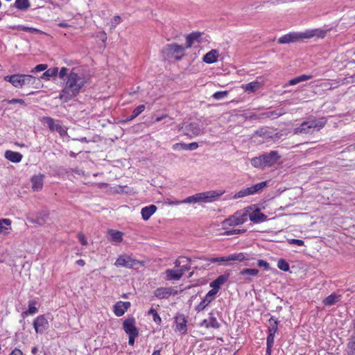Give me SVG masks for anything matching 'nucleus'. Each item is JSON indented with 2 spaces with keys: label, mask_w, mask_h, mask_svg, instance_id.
I'll return each mask as SVG.
<instances>
[{
  "label": "nucleus",
  "mask_w": 355,
  "mask_h": 355,
  "mask_svg": "<svg viewBox=\"0 0 355 355\" xmlns=\"http://www.w3.org/2000/svg\"><path fill=\"white\" fill-rule=\"evenodd\" d=\"M88 80V77L80 69L73 68L64 79V86L60 92L59 98L64 102H68L80 92Z\"/></svg>",
  "instance_id": "obj_1"
},
{
  "label": "nucleus",
  "mask_w": 355,
  "mask_h": 355,
  "mask_svg": "<svg viewBox=\"0 0 355 355\" xmlns=\"http://www.w3.org/2000/svg\"><path fill=\"white\" fill-rule=\"evenodd\" d=\"M326 32L324 31L312 30L306 31L304 33H290L286 34L278 39V43L279 44H288L295 42L303 39H308L313 37L315 35L324 37Z\"/></svg>",
  "instance_id": "obj_2"
},
{
  "label": "nucleus",
  "mask_w": 355,
  "mask_h": 355,
  "mask_svg": "<svg viewBox=\"0 0 355 355\" xmlns=\"http://www.w3.org/2000/svg\"><path fill=\"white\" fill-rule=\"evenodd\" d=\"M222 193H218L216 191H209L202 193H198L193 196H189L183 200L180 201H172L169 204L172 205H178L180 204H194L197 202H209L215 199V198L218 197Z\"/></svg>",
  "instance_id": "obj_3"
},
{
  "label": "nucleus",
  "mask_w": 355,
  "mask_h": 355,
  "mask_svg": "<svg viewBox=\"0 0 355 355\" xmlns=\"http://www.w3.org/2000/svg\"><path fill=\"white\" fill-rule=\"evenodd\" d=\"M326 123L327 119L325 118L304 121L299 127L294 129L293 132L295 135L312 133L313 128H317L319 130L322 128Z\"/></svg>",
  "instance_id": "obj_4"
},
{
  "label": "nucleus",
  "mask_w": 355,
  "mask_h": 355,
  "mask_svg": "<svg viewBox=\"0 0 355 355\" xmlns=\"http://www.w3.org/2000/svg\"><path fill=\"white\" fill-rule=\"evenodd\" d=\"M251 207H248L242 211H237L233 216L224 220L222 223V226L224 230H227L230 227L242 225L247 220L248 216V209Z\"/></svg>",
  "instance_id": "obj_5"
},
{
  "label": "nucleus",
  "mask_w": 355,
  "mask_h": 355,
  "mask_svg": "<svg viewBox=\"0 0 355 355\" xmlns=\"http://www.w3.org/2000/svg\"><path fill=\"white\" fill-rule=\"evenodd\" d=\"M162 54L164 58H174L176 60H180L184 55V48L177 44H170L164 46L162 49Z\"/></svg>",
  "instance_id": "obj_6"
},
{
  "label": "nucleus",
  "mask_w": 355,
  "mask_h": 355,
  "mask_svg": "<svg viewBox=\"0 0 355 355\" xmlns=\"http://www.w3.org/2000/svg\"><path fill=\"white\" fill-rule=\"evenodd\" d=\"M114 265L117 267H125L129 268H137L144 266V262L133 259L128 254H121L116 260Z\"/></svg>",
  "instance_id": "obj_7"
},
{
  "label": "nucleus",
  "mask_w": 355,
  "mask_h": 355,
  "mask_svg": "<svg viewBox=\"0 0 355 355\" xmlns=\"http://www.w3.org/2000/svg\"><path fill=\"white\" fill-rule=\"evenodd\" d=\"M211 263H218L219 264H223V263L230 261H249L250 256L245 253H238L230 254L227 257H215L207 259Z\"/></svg>",
  "instance_id": "obj_8"
},
{
  "label": "nucleus",
  "mask_w": 355,
  "mask_h": 355,
  "mask_svg": "<svg viewBox=\"0 0 355 355\" xmlns=\"http://www.w3.org/2000/svg\"><path fill=\"white\" fill-rule=\"evenodd\" d=\"M267 185V182H261L257 184H255L250 187H248L246 189H242L235 193L234 198H241L247 196L253 195L257 192L261 191Z\"/></svg>",
  "instance_id": "obj_9"
},
{
  "label": "nucleus",
  "mask_w": 355,
  "mask_h": 355,
  "mask_svg": "<svg viewBox=\"0 0 355 355\" xmlns=\"http://www.w3.org/2000/svg\"><path fill=\"white\" fill-rule=\"evenodd\" d=\"M180 130H182L186 135L193 137L200 135L202 129L196 123H183L180 125Z\"/></svg>",
  "instance_id": "obj_10"
},
{
  "label": "nucleus",
  "mask_w": 355,
  "mask_h": 355,
  "mask_svg": "<svg viewBox=\"0 0 355 355\" xmlns=\"http://www.w3.org/2000/svg\"><path fill=\"white\" fill-rule=\"evenodd\" d=\"M123 329L128 335H139V329L136 327V320L133 317L128 318L123 321Z\"/></svg>",
  "instance_id": "obj_11"
},
{
  "label": "nucleus",
  "mask_w": 355,
  "mask_h": 355,
  "mask_svg": "<svg viewBox=\"0 0 355 355\" xmlns=\"http://www.w3.org/2000/svg\"><path fill=\"white\" fill-rule=\"evenodd\" d=\"M49 326V322L43 315L37 317L33 322V327L37 333L44 332Z\"/></svg>",
  "instance_id": "obj_12"
},
{
  "label": "nucleus",
  "mask_w": 355,
  "mask_h": 355,
  "mask_svg": "<svg viewBox=\"0 0 355 355\" xmlns=\"http://www.w3.org/2000/svg\"><path fill=\"white\" fill-rule=\"evenodd\" d=\"M229 277V273L218 276L215 280L210 283V286L212 288L209 291L214 292V293L216 295L220 286L227 281Z\"/></svg>",
  "instance_id": "obj_13"
},
{
  "label": "nucleus",
  "mask_w": 355,
  "mask_h": 355,
  "mask_svg": "<svg viewBox=\"0 0 355 355\" xmlns=\"http://www.w3.org/2000/svg\"><path fill=\"white\" fill-rule=\"evenodd\" d=\"M177 293L171 287H161L154 291V295L159 299L168 298L171 295Z\"/></svg>",
  "instance_id": "obj_14"
},
{
  "label": "nucleus",
  "mask_w": 355,
  "mask_h": 355,
  "mask_svg": "<svg viewBox=\"0 0 355 355\" xmlns=\"http://www.w3.org/2000/svg\"><path fill=\"white\" fill-rule=\"evenodd\" d=\"M263 159L266 166H272L279 159L280 156L276 150L270 151L268 154H263Z\"/></svg>",
  "instance_id": "obj_15"
},
{
  "label": "nucleus",
  "mask_w": 355,
  "mask_h": 355,
  "mask_svg": "<svg viewBox=\"0 0 355 355\" xmlns=\"http://www.w3.org/2000/svg\"><path fill=\"white\" fill-rule=\"evenodd\" d=\"M214 292L209 291L202 300L196 306V311L200 312L203 311L216 298Z\"/></svg>",
  "instance_id": "obj_16"
},
{
  "label": "nucleus",
  "mask_w": 355,
  "mask_h": 355,
  "mask_svg": "<svg viewBox=\"0 0 355 355\" xmlns=\"http://www.w3.org/2000/svg\"><path fill=\"white\" fill-rule=\"evenodd\" d=\"M200 327H205L207 329H218L220 327V324L214 316V314L213 313H209V319L203 320L200 323Z\"/></svg>",
  "instance_id": "obj_17"
},
{
  "label": "nucleus",
  "mask_w": 355,
  "mask_h": 355,
  "mask_svg": "<svg viewBox=\"0 0 355 355\" xmlns=\"http://www.w3.org/2000/svg\"><path fill=\"white\" fill-rule=\"evenodd\" d=\"M175 330L181 333L182 334H186L187 331V320L184 315L179 314L175 318Z\"/></svg>",
  "instance_id": "obj_18"
},
{
  "label": "nucleus",
  "mask_w": 355,
  "mask_h": 355,
  "mask_svg": "<svg viewBox=\"0 0 355 355\" xmlns=\"http://www.w3.org/2000/svg\"><path fill=\"white\" fill-rule=\"evenodd\" d=\"M43 121L48 125L49 129L53 132L56 131L60 135H62L66 132L62 126L60 124H55L54 119L51 117H44Z\"/></svg>",
  "instance_id": "obj_19"
},
{
  "label": "nucleus",
  "mask_w": 355,
  "mask_h": 355,
  "mask_svg": "<svg viewBox=\"0 0 355 355\" xmlns=\"http://www.w3.org/2000/svg\"><path fill=\"white\" fill-rule=\"evenodd\" d=\"M130 302L119 301L116 302L114 306V313L118 317L122 316L130 308Z\"/></svg>",
  "instance_id": "obj_20"
},
{
  "label": "nucleus",
  "mask_w": 355,
  "mask_h": 355,
  "mask_svg": "<svg viewBox=\"0 0 355 355\" xmlns=\"http://www.w3.org/2000/svg\"><path fill=\"white\" fill-rule=\"evenodd\" d=\"M250 221L254 223H259L267 220V216L261 213L260 209L256 208L250 214H248Z\"/></svg>",
  "instance_id": "obj_21"
},
{
  "label": "nucleus",
  "mask_w": 355,
  "mask_h": 355,
  "mask_svg": "<svg viewBox=\"0 0 355 355\" xmlns=\"http://www.w3.org/2000/svg\"><path fill=\"white\" fill-rule=\"evenodd\" d=\"M4 80L10 83L15 87L17 88L22 87L24 86L22 74L18 73L11 76H6L4 77Z\"/></svg>",
  "instance_id": "obj_22"
},
{
  "label": "nucleus",
  "mask_w": 355,
  "mask_h": 355,
  "mask_svg": "<svg viewBox=\"0 0 355 355\" xmlns=\"http://www.w3.org/2000/svg\"><path fill=\"white\" fill-rule=\"evenodd\" d=\"M49 214L46 211H41L37 214L35 217H28V219L30 222L37 223L40 225H42L46 222Z\"/></svg>",
  "instance_id": "obj_23"
},
{
  "label": "nucleus",
  "mask_w": 355,
  "mask_h": 355,
  "mask_svg": "<svg viewBox=\"0 0 355 355\" xmlns=\"http://www.w3.org/2000/svg\"><path fill=\"white\" fill-rule=\"evenodd\" d=\"M44 175H35L31 178L32 189L38 191L43 187Z\"/></svg>",
  "instance_id": "obj_24"
},
{
  "label": "nucleus",
  "mask_w": 355,
  "mask_h": 355,
  "mask_svg": "<svg viewBox=\"0 0 355 355\" xmlns=\"http://www.w3.org/2000/svg\"><path fill=\"white\" fill-rule=\"evenodd\" d=\"M342 295L336 293H331L330 295L325 297L322 303L325 306H332L341 300Z\"/></svg>",
  "instance_id": "obj_25"
},
{
  "label": "nucleus",
  "mask_w": 355,
  "mask_h": 355,
  "mask_svg": "<svg viewBox=\"0 0 355 355\" xmlns=\"http://www.w3.org/2000/svg\"><path fill=\"white\" fill-rule=\"evenodd\" d=\"M218 55V51L212 49L204 55L203 61L207 64L214 63L217 61Z\"/></svg>",
  "instance_id": "obj_26"
},
{
  "label": "nucleus",
  "mask_w": 355,
  "mask_h": 355,
  "mask_svg": "<svg viewBox=\"0 0 355 355\" xmlns=\"http://www.w3.org/2000/svg\"><path fill=\"white\" fill-rule=\"evenodd\" d=\"M157 207L154 205L145 207L141 209V214L143 220H148L150 216L156 211Z\"/></svg>",
  "instance_id": "obj_27"
},
{
  "label": "nucleus",
  "mask_w": 355,
  "mask_h": 355,
  "mask_svg": "<svg viewBox=\"0 0 355 355\" xmlns=\"http://www.w3.org/2000/svg\"><path fill=\"white\" fill-rule=\"evenodd\" d=\"M262 84L260 82L254 81L245 85H243L241 87L245 92L248 93H252L259 90Z\"/></svg>",
  "instance_id": "obj_28"
},
{
  "label": "nucleus",
  "mask_w": 355,
  "mask_h": 355,
  "mask_svg": "<svg viewBox=\"0 0 355 355\" xmlns=\"http://www.w3.org/2000/svg\"><path fill=\"white\" fill-rule=\"evenodd\" d=\"M165 273L167 280H179L183 276V274L180 269H167L166 270Z\"/></svg>",
  "instance_id": "obj_29"
},
{
  "label": "nucleus",
  "mask_w": 355,
  "mask_h": 355,
  "mask_svg": "<svg viewBox=\"0 0 355 355\" xmlns=\"http://www.w3.org/2000/svg\"><path fill=\"white\" fill-rule=\"evenodd\" d=\"M5 157L14 163H18L21 162L23 156L21 153L18 152H14L12 150H6L5 153Z\"/></svg>",
  "instance_id": "obj_30"
},
{
  "label": "nucleus",
  "mask_w": 355,
  "mask_h": 355,
  "mask_svg": "<svg viewBox=\"0 0 355 355\" xmlns=\"http://www.w3.org/2000/svg\"><path fill=\"white\" fill-rule=\"evenodd\" d=\"M107 234L110 236V241L112 242L121 243L123 241V232L112 229L107 230Z\"/></svg>",
  "instance_id": "obj_31"
},
{
  "label": "nucleus",
  "mask_w": 355,
  "mask_h": 355,
  "mask_svg": "<svg viewBox=\"0 0 355 355\" xmlns=\"http://www.w3.org/2000/svg\"><path fill=\"white\" fill-rule=\"evenodd\" d=\"M11 220L8 218L0 219V234H8L10 230Z\"/></svg>",
  "instance_id": "obj_32"
},
{
  "label": "nucleus",
  "mask_w": 355,
  "mask_h": 355,
  "mask_svg": "<svg viewBox=\"0 0 355 355\" xmlns=\"http://www.w3.org/2000/svg\"><path fill=\"white\" fill-rule=\"evenodd\" d=\"M312 76L311 75H301L300 76H297V77H295L291 80H290L288 83V84H286L284 87H286V85H295L301 82H303V81H305V80H308L311 78H312Z\"/></svg>",
  "instance_id": "obj_33"
},
{
  "label": "nucleus",
  "mask_w": 355,
  "mask_h": 355,
  "mask_svg": "<svg viewBox=\"0 0 355 355\" xmlns=\"http://www.w3.org/2000/svg\"><path fill=\"white\" fill-rule=\"evenodd\" d=\"M29 0H16L15 6L21 10H26L30 7Z\"/></svg>",
  "instance_id": "obj_34"
},
{
  "label": "nucleus",
  "mask_w": 355,
  "mask_h": 355,
  "mask_svg": "<svg viewBox=\"0 0 355 355\" xmlns=\"http://www.w3.org/2000/svg\"><path fill=\"white\" fill-rule=\"evenodd\" d=\"M251 164L256 168L266 167L262 155L251 159Z\"/></svg>",
  "instance_id": "obj_35"
},
{
  "label": "nucleus",
  "mask_w": 355,
  "mask_h": 355,
  "mask_svg": "<svg viewBox=\"0 0 355 355\" xmlns=\"http://www.w3.org/2000/svg\"><path fill=\"white\" fill-rule=\"evenodd\" d=\"M200 37V34L193 33L187 35L186 38V44L187 48H190L193 44L195 40H197Z\"/></svg>",
  "instance_id": "obj_36"
},
{
  "label": "nucleus",
  "mask_w": 355,
  "mask_h": 355,
  "mask_svg": "<svg viewBox=\"0 0 355 355\" xmlns=\"http://www.w3.org/2000/svg\"><path fill=\"white\" fill-rule=\"evenodd\" d=\"M278 322L273 317L269 320L268 334H275L277 330Z\"/></svg>",
  "instance_id": "obj_37"
},
{
  "label": "nucleus",
  "mask_w": 355,
  "mask_h": 355,
  "mask_svg": "<svg viewBox=\"0 0 355 355\" xmlns=\"http://www.w3.org/2000/svg\"><path fill=\"white\" fill-rule=\"evenodd\" d=\"M259 273V270L256 268H245L240 271L239 275L242 276L250 275L256 276Z\"/></svg>",
  "instance_id": "obj_38"
},
{
  "label": "nucleus",
  "mask_w": 355,
  "mask_h": 355,
  "mask_svg": "<svg viewBox=\"0 0 355 355\" xmlns=\"http://www.w3.org/2000/svg\"><path fill=\"white\" fill-rule=\"evenodd\" d=\"M58 73V69L57 67L50 68L49 69H46L45 72L42 74V78L46 77L47 78L50 77H55Z\"/></svg>",
  "instance_id": "obj_39"
},
{
  "label": "nucleus",
  "mask_w": 355,
  "mask_h": 355,
  "mask_svg": "<svg viewBox=\"0 0 355 355\" xmlns=\"http://www.w3.org/2000/svg\"><path fill=\"white\" fill-rule=\"evenodd\" d=\"M347 355H355V338H352L347 345Z\"/></svg>",
  "instance_id": "obj_40"
},
{
  "label": "nucleus",
  "mask_w": 355,
  "mask_h": 355,
  "mask_svg": "<svg viewBox=\"0 0 355 355\" xmlns=\"http://www.w3.org/2000/svg\"><path fill=\"white\" fill-rule=\"evenodd\" d=\"M23 85H33L36 78L31 75L22 74Z\"/></svg>",
  "instance_id": "obj_41"
},
{
  "label": "nucleus",
  "mask_w": 355,
  "mask_h": 355,
  "mask_svg": "<svg viewBox=\"0 0 355 355\" xmlns=\"http://www.w3.org/2000/svg\"><path fill=\"white\" fill-rule=\"evenodd\" d=\"M37 312V309L35 307V302L30 301L28 303V309L24 312L26 315H32Z\"/></svg>",
  "instance_id": "obj_42"
},
{
  "label": "nucleus",
  "mask_w": 355,
  "mask_h": 355,
  "mask_svg": "<svg viewBox=\"0 0 355 355\" xmlns=\"http://www.w3.org/2000/svg\"><path fill=\"white\" fill-rule=\"evenodd\" d=\"M277 267L283 271L289 270V264L284 259H280L278 261Z\"/></svg>",
  "instance_id": "obj_43"
},
{
  "label": "nucleus",
  "mask_w": 355,
  "mask_h": 355,
  "mask_svg": "<svg viewBox=\"0 0 355 355\" xmlns=\"http://www.w3.org/2000/svg\"><path fill=\"white\" fill-rule=\"evenodd\" d=\"M227 95H228L227 91H220V92H215L212 95V97L216 100H220V99H223V98L227 97Z\"/></svg>",
  "instance_id": "obj_44"
},
{
  "label": "nucleus",
  "mask_w": 355,
  "mask_h": 355,
  "mask_svg": "<svg viewBox=\"0 0 355 355\" xmlns=\"http://www.w3.org/2000/svg\"><path fill=\"white\" fill-rule=\"evenodd\" d=\"M148 314L153 316L155 322L157 324H160L162 319L154 309H150L148 311Z\"/></svg>",
  "instance_id": "obj_45"
},
{
  "label": "nucleus",
  "mask_w": 355,
  "mask_h": 355,
  "mask_svg": "<svg viewBox=\"0 0 355 355\" xmlns=\"http://www.w3.org/2000/svg\"><path fill=\"white\" fill-rule=\"evenodd\" d=\"M190 261H191L190 259H189L187 257H180L179 259H176L175 261L174 262V264H175V267L178 268V267L181 266L182 263H184V262H190Z\"/></svg>",
  "instance_id": "obj_46"
},
{
  "label": "nucleus",
  "mask_w": 355,
  "mask_h": 355,
  "mask_svg": "<svg viewBox=\"0 0 355 355\" xmlns=\"http://www.w3.org/2000/svg\"><path fill=\"white\" fill-rule=\"evenodd\" d=\"M144 105H140L137 106L136 108H135V110L132 112L133 117H137V116H139L142 112H144Z\"/></svg>",
  "instance_id": "obj_47"
},
{
  "label": "nucleus",
  "mask_w": 355,
  "mask_h": 355,
  "mask_svg": "<svg viewBox=\"0 0 355 355\" xmlns=\"http://www.w3.org/2000/svg\"><path fill=\"white\" fill-rule=\"evenodd\" d=\"M47 64H37L35 68H33L32 70H31V72L32 73H35V72H40V71H44L47 69Z\"/></svg>",
  "instance_id": "obj_48"
},
{
  "label": "nucleus",
  "mask_w": 355,
  "mask_h": 355,
  "mask_svg": "<svg viewBox=\"0 0 355 355\" xmlns=\"http://www.w3.org/2000/svg\"><path fill=\"white\" fill-rule=\"evenodd\" d=\"M245 232V230H239V229H236V230H227L226 232H224V235H227V236H230V235H233V234H241V233H244Z\"/></svg>",
  "instance_id": "obj_49"
},
{
  "label": "nucleus",
  "mask_w": 355,
  "mask_h": 355,
  "mask_svg": "<svg viewBox=\"0 0 355 355\" xmlns=\"http://www.w3.org/2000/svg\"><path fill=\"white\" fill-rule=\"evenodd\" d=\"M288 243L291 245H297L299 246H302L304 245V241L295 239H288Z\"/></svg>",
  "instance_id": "obj_50"
},
{
  "label": "nucleus",
  "mask_w": 355,
  "mask_h": 355,
  "mask_svg": "<svg viewBox=\"0 0 355 355\" xmlns=\"http://www.w3.org/2000/svg\"><path fill=\"white\" fill-rule=\"evenodd\" d=\"M275 334H268L267 337V347H272L274 343Z\"/></svg>",
  "instance_id": "obj_51"
},
{
  "label": "nucleus",
  "mask_w": 355,
  "mask_h": 355,
  "mask_svg": "<svg viewBox=\"0 0 355 355\" xmlns=\"http://www.w3.org/2000/svg\"><path fill=\"white\" fill-rule=\"evenodd\" d=\"M121 21V17L119 15H116L114 17L113 19L111 21V28H114L116 27V26L119 24H120Z\"/></svg>",
  "instance_id": "obj_52"
},
{
  "label": "nucleus",
  "mask_w": 355,
  "mask_h": 355,
  "mask_svg": "<svg viewBox=\"0 0 355 355\" xmlns=\"http://www.w3.org/2000/svg\"><path fill=\"white\" fill-rule=\"evenodd\" d=\"M189 263L190 262H184V263L181 264L180 270H181V272H182L183 275L184 274V272L186 271H187L190 269L191 266H190Z\"/></svg>",
  "instance_id": "obj_53"
},
{
  "label": "nucleus",
  "mask_w": 355,
  "mask_h": 355,
  "mask_svg": "<svg viewBox=\"0 0 355 355\" xmlns=\"http://www.w3.org/2000/svg\"><path fill=\"white\" fill-rule=\"evenodd\" d=\"M7 102L9 104L19 103L21 105H26L24 101L19 98H12L11 100H8Z\"/></svg>",
  "instance_id": "obj_54"
},
{
  "label": "nucleus",
  "mask_w": 355,
  "mask_h": 355,
  "mask_svg": "<svg viewBox=\"0 0 355 355\" xmlns=\"http://www.w3.org/2000/svg\"><path fill=\"white\" fill-rule=\"evenodd\" d=\"M69 69L66 67L61 68L60 71H59V77L61 79H63L64 76H67Z\"/></svg>",
  "instance_id": "obj_55"
},
{
  "label": "nucleus",
  "mask_w": 355,
  "mask_h": 355,
  "mask_svg": "<svg viewBox=\"0 0 355 355\" xmlns=\"http://www.w3.org/2000/svg\"><path fill=\"white\" fill-rule=\"evenodd\" d=\"M257 266L261 268H264L265 269L269 268V263L264 260H259L257 261Z\"/></svg>",
  "instance_id": "obj_56"
},
{
  "label": "nucleus",
  "mask_w": 355,
  "mask_h": 355,
  "mask_svg": "<svg viewBox=\"0 0 355 355\" xmlns=\"http://www.w3.org/2000/svg\"><path fill=\"white\" fill-rule=\"evenodd\" d=\"M257 135L259 136V137H266L268 135H267V131L263 129V128H261V129H259L258 130L256 133H255Z\"/></svg>",
  "instance_id": "obj_57"
},
{
  "label": "nucleus",
  "mask_w": 355,
  "mask_h": 355,
  "mask_svg": "<svg viewBox=\"0 0 355 355\" xmlns=\"http://www.w3.org/2000/svg\"><path fill=\"white\" fill-rule=\"evenodd\" d=\"M78 239L80 241L82 245H85L87 244V239H86L85 236L83 234H78Z\"/></svg>",
  "instance_id": "obj_58"
},
{
  "label": "nucleus",
  "mask_w": 355,
  "mask_h": 355,
  "mask_svg": "<svg viewBox=\"0 0 355 355\" xmlns=\"http://www.w3.org/2000/svg\"><path fill=\"white\" fill-rule=\"evenodd\" d=\"M139 335H128V343L130 345L135 344V340Z\"/></svg>",
  "instance_id": "obj_59"
},
{
  "label": "nucleus",
  "mask_w": 355,
  "mask_h": 355,
  "mask_svg": "<svg viewBox=\"0 0 355 355\" xmlns=\"http://www.w3.org/2000/svg\"><path fill=\"white\" fill-rule=\"evenodd\" d=\"M198 147V144L196 142H193L188 144V150H193L197 149Z\"/></svg>",
  "instance_id": "obj_60"
},
{
  "label": "nucleus",
  "mask_w": 355,
  "mask_h": 355,
  "mask_svg": "<svg viewBox=\"0 0 355 355\" xmlns=\"http://www.w3.org/2000/svg\"><path fill=\"white\" fill-rule=\"evenodd\" d=\"M10 355H23V352L18 348H15Z\"/></svg>",
  "instance_id": "obj_61"
},
{
  "label": "nucleus",
  "mask_w": 355,
  "mask_h": 355,
  "mask_svg": "<svg viewBox=\"0 0 355 355\" xmlns=\"http://www.w3.org/2000/svg\"><path fill=\"white\" fill-rule=\"evenodd\" d=\"M98 37L102 40L103 42H105L107 40V35L105 32H102L99 33V35Z\"/></svg>",
  "instance_id": "obj_62"
},
{
  "label": "nucleus",
  "mask_w": 355,
  "mask_h": 355,
  "mask_svg": "<svg viewBox=\"0 0 355 355\" xmlns=\"http://www.w3.org/2000/svg\"><path fill=\"white\" fill-rule=\"evenodd\" d=\"M181 144L180 143H178V144H175L173 146V150H182L181 148Z\"/></svg>",
  "instance_id": "obj_63"
},
{
  "label": "nucleus",
  "mask_w": 355,
  "mask_h": 355,
  "mask_svg": "<svg viewBox=\"0 0 355 355\" xmlns=\"http://www.w3.org/2000/svg\"><path fill=\"white\" fill-rule=\"evenodd\" d=\"M58 25L59 27H61V28H67V27L70 26L68 24H67L65 22H60Z\"/></svg>",
  "instance_id": "obj_64"
}]
</instances>
